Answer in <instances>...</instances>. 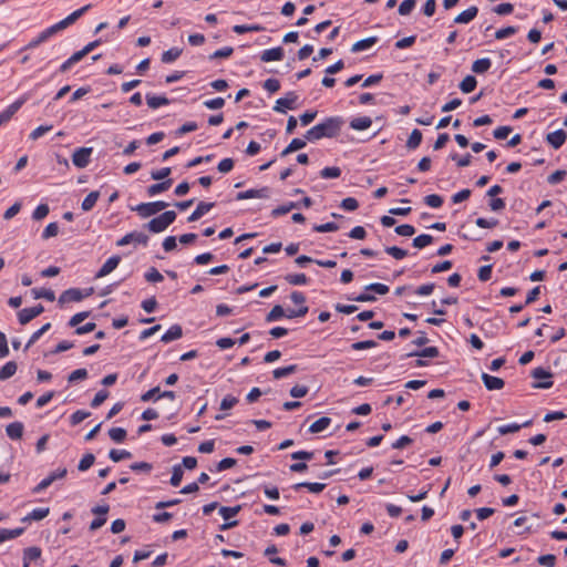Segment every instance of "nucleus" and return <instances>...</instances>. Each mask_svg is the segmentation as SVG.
<instances>
[{"instance_id": "ddd939ff", "label": "nucleus", "mask_w": 567, "mask_h": 567, "mask_svg": "<svg viewBox=\"0 0 567 567\" xmlns=\"http://www.w3.org/2000/svg\"><path fill=\"white\" fill-rule=\"evenodd\" d=\"M121 257L120 256H112L110 257L103 266L100 268V270L96 272V278H102L111 274L120 264Z\"/></svg>"}, {"instance_id": "f03ea898", "label": "nucleus", "mask_w": 567, "mask_h": 567, "mask_svg": "<svg viewBox=\"0 0 567 567\" xmlns=\"http://www.w3.org/2000/svg\"><path fill=\"white\" fill-rule=\"evenodd\" d=\"M343 124L341 117H328L323 122L312 126L307 131L305 138L313 142L323 137H334L339 134Z\"/></svg>"}, {"instance_id": "3c124183", "label": "nucleus", "mask_w": 567, "mask_h": 567, "mask_svg": "<svg viewBox=\"0 0 567 567\" xmlns=\"http://www.w3.org/2000/svg\"><path fill=\"white\" fill-rule=\"evenodd\" d=\"M145 279L148 282H161L163 281L164 277L163 275L154 267L150 268L145 274Z\"/></svg>"}, {"instance_id": "8fccbe9b", "label": "nucleus", "mask_w": 567, "mask_h": 567, "mask_svg": "<svg viewBox=\"0 0 567 567\" xmlns=\"http://www.w3.org/2000/svg\"><path fill=\"white\" fill-rule=\"evenodd\" d=\"M234 52V49L231 47H224L219 50H216L214 53L209 55V60H216V59H226L229 58Z\"/></svg>"}, {"instance_id": "9b49d317", "label": "nucleus", "mask_w": 567, "mask_h": 567, "mask_svg": "<svg viewBox=\"0 0 567 567\" xmlns=\"http://www.w3.org/2000/svg\"><path fill=\"white\" fill-rule=\"evenodd\" d=\"M270 195V189L268 187H262L259 189H247L245 192H240L236 195L237 200H244L249 198H268Z\"/></svg>"}, {"instance_id": "c85d7f7f", "label": "nucleus", "mask_w": 567, "mask_h": 567, "mask_svg": "<svg viewBox=\"0 0 567 567\" xmlns=\"http://www.w3.org/2000/svg\"><path fill=\"white\" fill-rule=\"evenodd\" d=\"M182 52L183 50L179 48H171L169 50L163 52L161 61L163 63H172L182 55Z\"/></svg>"}, {"instance_id": "58836bf2", "label": "nucleus", "mask_w": 567, "mask_h": 567, "mask_svg": "<svg viewBox=\"0 0 567 567\" xmlns=\"http://www.w3.org/2000/svg\"><path fill=\"white\" fill-rule=\"evenodd\" d=\"M434 238L431 235L422 234L413 239V246L417 249H422L433 243Z\"/></svg>"}, {"instance_id": "bf43d9fd", "label": "nucleus", "mask_w": 567, "mask_h": 567, "mask_svg": "<svg viewBox=\"0 0 567 567\" xmlns=\"http://www.w3.org/2000/svg\"><path fill=\"white\" fill-rule=\"evenodd\" d=\"M240 509V506H234V507H220L219 508V514L221 515V517L225 519V520H228L230 519L231 517L236 516L237 513L239 512Z\"/></svg>"}, {"instance_id": "774afa93", "label": "nucleus", "mask_w": 567, "mask_h": 567, "mask_svg": "<svg viewBox=\"0 0 567 567\" xmlns=\"http://www.w3.org/2000/svg\"><path fill=\"white\" fill-rule=\"evenodd\" d=\"M537 563L545 567H554L556 563V557L555 555L551 554L543 555L537 558Z\"/></svg>"}, {"instance_id": "a878e982", "label": "nucleus", "mask_w": 567, "mask_h": 567, "mask_svg": "<svg viewBox=\"0 0 567 567\" xmlns=\"http://www.w3.org/2000/svg\"><path fill=\"white\" fill-rule=\"evenodd\" d=\"M18 365L14 361L7 362L1 369H0V381H4L11 377H13L17 372Z\"/></svg>"}, {"instance_id": "e2e57ef3", "label": "nucleus", "mask_w": 567, "mask_h": 567, "mask_svg": "<svg viewBox=\"0 0 567 567\" xmlns=\"http://www.w3.org/2000/svg\"><path fill=\"white\" fill-rule=\"evenodd\" d=\"M517 32V28L516 27H506V28H503V29H499L495 32V38L497 40H503V39H506L513 34H515Z\"/></svg>"}, {"instance_id": "a211bd4d", "label": "nucleus", "mask_w": 567, "mask_h": 567, "mask_svg": "<svg viewBox=\"0 0 567 567\" xmlns=\"http://www.w3.org/2000/svg\"><path fill=\"white\" fill-rule=\"evenodd\" d=\"M183 336V330L179 324H173L161 338L164 343L178 340Z\"/></svg>"}, {"instance_id": "13d9d810", "label": "nucleus", "mask_w": 567, "mask_h": 567, "mask_svg": "<svg viewBox=\"0 0 567 567\" xmlns=\"http://www.w3.org/2000/svg\"><path fill=\"white\" fill-rule=\"evenodd\" d=\"M424 202L432 208H439L443 204V198L440 195L432 194L424 197Z\"/></svg>"}, {"instance_id": "a18cd8bd", "label": "nucleus", "mask_w": 567, "mask_h": 567, "mask_svg": "<svg viewBox=\"0 0 567 567\" xmlns=\"http://www.w3.org/2000/svg\"><path fill=\"white\" fill-rule=\"evenodd\" d=\"M285 317V310L280 305H276L269 313L266 316L267 322L276 321L280 318Z\"/></svg>"}, {"instance_id": "7c9ffc66", "label": "nucleus", "mask_w": 567, "mask_h": 567, "mask_svg": "<svg viewBox=\"0 0 567 567\" xmlns=\"http://www.w3.org/2000/svg\"><path fill=\"white\" fill-rule=\"evenodd\" d=\"M422 142V133L420 130L415 128L411 132L408 141H406V147L409 150H415L420 146Z\"/></svg>"}, {"instance_id": "6e6d98bb", "label": "nucleus", "mask_w": 567, "mask_h": 567, "mask_svg": "<svg viewBox=\"0 0 567 567\" xmlns=\"http://www.w3.org/2000/svg\"><path fill=\"white\" fill-rule=\"evenodd\" d=\"M35 316L31 312L30 308H24L18 312L19 322L24 326L33 320Z\"/></svg>"}, {"instance_id": "09e8293b", "label": "nucleus", "mask_w": 567, "mask_h": 567, "mask_svg": "<svg viewBox=\"0 0 567 567\" xmlns=\"http://www.w3.org/2000/svg\"><path fill=\"white\" fill-rule=\"evenodd\" d=\"M94 461H95V456L93 454H91V453L85 454L81 458V461L78 465L79 471L84 472V471L89 470L94 464Z\"/></svg>"}, {"instance_id": "6e6552de", "label": "nucleus", "mask_w": 567, "mask_h": 567, "mask_svg": "<svg viewBox=\"0 0 567 567\" xmlns=\"http://www.w3.org/2000/svg\"><path fill=\"white\" fill-rule=\"evenodd\" d=\"M148 241V236L142 231H132L126 234L124 237L116 241V246L123 247L128 244H141L146 245Z\"/></svg>"}, {"instance_id": "c03bdc74", "label": "nucleus", "mask_w": 567, "mask_h": 567, "mask_svg": "<svg viewBox=\"0 0 567 567\" xmlns=\"http://www.w3.org/2000/svg\"><path fill=\"white\" fill-rule=\"evenodd\" d=\"M23 103H24V100H18L14 103H12L11 105H9L7 107V110L1 112L2 117H4L7 121H9L18 112V110L22 106Z\"/></svg>"}, {"instance_id": "2f4dec72", "label": "nucleus", "mask_w": 567, "mask_h": 567, "mask_svg": "<svg viewBox=\"0 0 567 567\" xmlns=\"http://www.w3.org/2000/svg\"><path fill=\"white\" fill-rule=\"evenodd\" d=\"M99 197H100V193H99V192H96V190L91 192V193H90V194H87V196L83 199L82 205H81V208H82L84 212H89V210H91V209L95 206V204H96V202H97Z\"/></svg>"}, {"instance_id": "9d476101", "label": "nucleus", "mask_w": 567, "mask_h": 567, "mask_svg": "<svg viewBox=\"0 0 567 567\" xmlns=\"http://www.w3.org/2000/svg\"><path fill=\"white\" fill-rule=\"evenodd\" d=\"M532 377L543 381V382L534 383L533 388H535V389H549L553 385V382L550 381L551 373L540 367L535 368L532 371Z\"/></svg>"}, {"instance_id": "393cba45", "label": "nucleus", "mask_w": 567, "mask_h": 567, "mask_svg": "<svg viewBox=\"0 0 567 567\" xmlns=\"http://www.w3.org/2000/svg\"><path fill=\"white\" fill-rule=\"evenodd\" d=\"M50 513L49 507L43 508H35L31 513H29L25 517L22 518V522H30V520H41L45 518Z\"/></svg>"}, {"instance_id": "b1692460", "label": "nucleus", "mask_w": 567, "mask_h": 567, "mask_svg": "<svg viewBox=\"0 0 567 567\" xmlns=\"http://www.w3.org/2000/svg\"><path fill=\"white\" fill-rule=\"evenodd\" d=\"M302 487L307 488V489H308L309 492H311V493H316V494H318V493H320V492H322V491L324 489L326 484H323V483H308V482H302V483H297V484H295V485L292 486V488H293L295 491H299V489H300V488H302Z\"/></svg>"}, {"instance_id": "ea45409f", "label": "nucleus", "mask_w": 567, "mask_h": 567, "mask_svg": "<svg viewBox=\"0 0 567 567\" xmlns=\"http://www.w3.org/2000/svg\"><path fill=\"white\" fill-rule=\"evenodd\" d=\"M299 203L290 202L286 205L279 206L271 212L272 217H278L289 213L291 209L299 208Z\"/></svg>"}, {"instance_id": "7ed1b4c3", "label": "nucleus", "mask_w": 567, "mask_h": 567, "mask_svg": "<svg viewBox=\"0 0 567 567\" xmlns=\"http://www.w3.org/2000/svg\"><path fill=\"white\" fill-rule=\"evenodd\" d=\"M176 219V213L174 210L164 212L162 215L151 219L145 228L151 233L158 234L164 231Z\"/></svg>"}, {"instance_id": "aec40b11", "label": "nucleus", "mask_w": 567, "mask_h": 567, "mask_svg": "<svg viewBox=\"0 0 567 567\" xmlns=\"http://www.w3.org/2000/svg\"><path fill=\"white\" fill-rule=\"evenodd\" d=\"M372 125V120L369 116L354 117L350 122V127L355 131H363Z\"/></svg>"}, {"instance_id": "412c9836", "label": "nucleus", "mask_w": 567, "mask_h": 567, "mask_svg": "<svg viewBox=\"0 0 567 567\" xmlns=\"http://www.w3.org/2000/svg\"><path fill=\"white\" fill-rule=\"evenodd\" d=\"M172 184H173L172 179H166L161 183L153 184L147 187V194H148V196H155L159 193L167 190L172 186Z\"/></svg>"}, {"instance_id": "39448f33", "label": "nucleus", "mask_w": 567, "mask_h": 567, "mask_svg": "<svg viewBox=\"0 0 567 567\" xmlns=\"http://www.w3.org/2000/svg\"><path fill=\"white\" fill-rule=\"evenodd\" d=\"M66 473H68V471L65 467H61V468L53 471L32 489V493H34V494L41 493L42 491L47 489L51 484H53L55 481L64 478Z\"/></svg>"}, {"instance_id": "20e7f679", "label": "nucleus", "mask_w": 567, "mask_h": 567, "mask_svg": "<svg viewBox=\"0 0 567 567\" xmlns=\"http://www.w3.org/2000/svg\"><path fill=\"white\" fill-rule=\"evenodd\" d=\"M167 206L168 204L166 202L158 200L152 203H142L132 209L136 212L142 218H147L153 215H156L161 210L165 209Z\"/></svg>"}, {"instance_id": "5701e85b", "label": "nucleus", "mask_w": 567, "mask_h": 567, "mask_svg": "<svg viewBox=\"0 0 567 567\" xmlns=\"http://www.w3.org/2000/svg\"><path fill=\"white\" fill-rule=\"evenodd\" d=\"M492 61L488 58L478 59L473 62L472 71L477 74H483L489 70Z\"/></svg>"}, {"instance_id": "c756f323", "label": "nucleus", "mask_w": 567, "mask_h": 567, "mask_svg": "<svg viewBox=\"0 0 567 567\" xmlns=\"http://www.w3.org/2000/svg\"><path fill=\"white\" fill-rule=\"evenodd\" d=\"M406 357L436 358L439 357V349L436 347H427L421 351L410 352Z\"/></svg>"}, {"instance_id": "4c0bfd02", "label": "nucleus", "mask_w": 567, "mask_h": 567, "mask_svg": "<svg viewBox=\"0 0 567 567\" xmlns=\"http://www.w3.org/2000/svg\"><path fill=\"white\" fill-rule=\"evenodd\" d=\"M42 550L40 547L32 546L23 550V560L35 561L40 559Z\"/></svg>"}, {"instance_id": "6ab92c4d", "label": "nucleus", "mask_w": 567, "mask_h": 567, "mask_svg": "<svg viewBox=\"0 0 567 567\" xmlns=\"http://www.w3.org/2000/svg\"><path fill=\"white\" fill-rule=\"evenodd\" d=\"M24 426L21 422H13L7 425L6 432L11 440H19L23 435Z\"/></svg>"}, {"instance_id": "5fc2aeb1", "label": "nucleus", "mask_w": 567, "mask_h": 567, "mask_svg": "<svg viewBox=\"0 0 567 567\" xmlns=\"http://www.w3.org/2000/svg\"><path fill=\"white\" fill-rule=\"evenodd\" d=\"M320 175L322 178H338L341 175V169L339 167H324L321 169Z\"/></svg>"}, {"instance_id": "69168bd1", "label": "nucleus", "mask_w": 567, "mask_h": 567, "mask_svg": "<svg viewBox=\"0 0 567 567\" xmlns=\"http://www.w3.org/2000/svg\"><path fill=\"white\" fill-rule=\"evenodd\" d=\"M395 233L400 236L410 237L415 234V228L412 225L403 224L395 227Z\"/></svg>"}, {"instance_id": "c9c22d12", "label": "nucleus", "mask_w": 567, "mask_h": 567, "mask_svg": "<svg viewBox=\"0 0 567 567\" xmlns=\"http://www.w3.org/2000/svg\"><path fill=\"white\" fill-rule=\"evenodd\" d=\"M285 280L293 286H302L308 282V278L305 274H288L285 276Z\"/></svg>"}, {"instance_id": "e433bc0d", "label": "nucleus", "mask_w": 567, "mask_h": 567, "mask_svg": "<svg viewBox=\"0 0 567 567\" xmlns=\"http://www.w3.org/2000/svg\"><path fill=\"white\" fill-rule=\"evenodd\" d=\"M33 297L35 299H45L48 301H54L55 300V293L53 290H50V289H38V288H33L31 290Z\"/></svg>"}, {"instance_id": "473e14b6", "label": "nucleus", "mask_w": 567, "mask_h": 567, "mask_svg": "<svg viewBox=\"0 0 567 567\" xmlns=\"http://www.w3.org/2000/svg\"><path fill=\"white\" fill-rule=\"evenodd\" d=\"M532 423V421H526L523 424L512 423L507 425H502L497 429L498 433L501 435H505L508 433H516L518 432L523 426H528Z\"/></svg>"}, {"instance_id": "dca6fc26", "label": "nucleus", "mask_w": 567, "mask_h": 567, "mask_svg": "<svg viewBox=\"0 0 567 567\" xmlns=\"http://www.w3.org/2000/svg\"><path fill=\"white\" fill-rule=\"evenodd\" d=\"M477 12H478V8L475 6H472V7L467 8L466 10H464L463 12H461L460 14H457L454 18V23H458V24L470 23L477 16Z\"/></svg>"}, {"instance_id": "052dcab7", "label": "nucleus", "mask_w": 567, "mask_h": 567, "mask_svg": "<svg viewBox=\"0 0 567 567\" xmlns=\"http://www.w3.org/2000/svg\"><path fill=\"white\" fill-rule=\"evenodd\" d=\"M415 7V0H403L399 6V13L401 16H408Z\"/></svg>"}, {"instance_id": "f8f14e48", "label": "nucleus", "mask_w": 567, "mask_h": 567, "mask_svg": "<svg viewBox=\"0 0 567 567\" xmlns=\"http://www.w3.org/2000/svg\"><path fill=\"white\" fill-rule=\"evenodd\" d=\"M567 138V134L564 130H557L555 132L548 133L546 135L547 143L553 146L555 150H558L563 146Z\"/></svg>"}, {"instance_id": "cd10ccee", "label": "nucleus", "mask_w": 567, "mask_h": 567, "mask_svg": "<svg viewBox=\"0 0 567 567\" xmlns=\"http://www.w3.org/2000/svg\"><path fill=\"white\" fill-rule=\"evenodd\" d=\"M331 423V419L328 417V416H322L320 419H318L317 421H315L310 427H309V432L310 433H319V432H322L324 431Z\"/></svg>"}, {"instance_id": "4d7b16f0", "label": "nucleus", "mask_w": 567, "mask_h": 567, "mask_svg": "<svg viewBox=\"0 0 567 567\" xmlns=\"http://www.w3.org/2000/svg\"><path fill=\"white\" fill-rule=\"evenodd\" d=\"M49 212V206L47 204H41L34 209L32 218L34 220H41L48 216Z\"/></svg>"}, {"instance_id": "864d4df0", "label": "nucleus", "mask_w": 567, "mask_h": 567, "mask_svg": "<svg viewBox=\"0 0 567 567\" xmlns=\"http://www.w3.org/2000/svg\"><path fill=\"white\" fill-rule=\"evenodd\" d=\"M385 252L389 254L390 256H392L393 258L400 260V259H403L408 256V251L402 249V248H399L396 246H391V247H386L385 248Z\"/></svg>"}, {"instance_id": "1a4fd4ad", "label": "nucleus", "mask_w": 567, "mask_h": 567, "mask_svg": "<svg viewBox=\"0 0 567 567\" xmlns=\"http://www.w3.org/2000/svg\"><path fill=\"white\" fill-rule=\"evenodd\" d=\"M93 150L91 147H80L74 151L72 155L73 164L79 168H84L90 163V157L92 155Z\"/></svg>"}, {"instance_id": "4468645a", "label": "nucleus", "mask_w": 567, "mask_h": 567, "mask_svg": "<svg viewBox=\"0 0 567 567\" xmlns=\"http://www.w3.org/2000/svg\"><path fill=\"white\" fill-rule=\"evenodd\" d=\"M214 203L200 202L196 209L188 216L187 220L189 223L196 221L200 219L205 214H207L213 207Z\"/></svg>"}, {"instance_id": "49530a36", "label": "nucleus", "mask_w": 567, "mask_h": 567, "mask_svg": "<svg viewBox=\"0 0 567 567\" xmlns=\"http://www.w3.org/2000/svg\"><path fill=\"white\" fill-rule=\"evenodd\" d=\"M109 435L114 442L121 443L126 437V430L123 427H112L109 431Z\"/></svg>"}, {"instance_id": "79ce46f5", "label": "nucleus", "mask_w": 567, "mask_h": 567, "mask_svg": "<svg viewBox=\"0 0 567 567\" xmlns=\"http://www.w3.org/2000/svg\"><path fill=\"white\" fill-rule=\"evenodd\" d=\"M109 456H110V458L113 462H120L122 460L131 458L132 457V453L126 451V450H115V449H113V450L110 451Z\"/></svg>"}, {"instance_id": "0eeeda50", "label": "nucleus", "mask_w": 567, "mask_h": 567, "mask_svg": "<svg viewBox=\"0 0 567 567\" xmlns=\"http://www.w3.org/2000/svg\"><path fill=\"white\" fill-rule=\"evenodd\" d=\"M297 100L298 95L295 92H288L284 97H280L276 101L274 111L278 113H285L287 109L293 110Z\"/></svg>"}, {"instance_id": "bb28decb", "label": "nucleus", "mask_w": 567, "mask_h": 567, "mask_svg": "<svg viewBox=\"0 0 567 567\" xmlns=\"http://www.w3.org/2000/svg\"><path fill=\"white\" fill-rule=\"evenodd\" d=\"M377 41H378L377 37H370V38L360 40L352 45L351 51L360 52V51L367 50V49L371 48L372 45H374L377 43Z\"/></svg>"}, {"instance_id": "37998d69", "label": "nucleus", "mask_w": 567, "mask_h": 567, "mask_svg": "<svg viewBox=\"0 0 567 567\" xmlns=\"http://www.w3.org/2000/svg\"><path fill=\"white\" fill-rule=\"evenodd\" d=\"M23 103H24V100H18L14 103H12L11 105H9L7 107V110L1 112L2 117H4L7 121H9L18 112V110L22 106Z\"/></svg>"}, {"instance_id": "338daca9", "label": "nucleus", "mask_w": 567, "mask_h": 567, "mask_svg": "<svg viewBox=\"0 0 567 567\" xmlns=\"http://www.w3.org/2000/svg\"><path fill=\"white\" fill-rule=\"evenodd\" d=\"M365 290L373 291L379 295H385L389 292V287L384 284L375 282V284H370V285L365 286Z\"/></svg>"}, {"instance_id": "680f3d73", "label": "nucleus", "mask_w": 567, "mask_h": 567, "mask_svg": "<svg viewBox=\"0 0 567 567\" xmlns=\"http://www.w3.org/2000/svg\"><path fill=\"white\" fill-rule=\"evenodd\" d=\"M182 478H183V470H182V466L181 465H175L173 467V473H172V477H171V481L169 483L173 485V486H178L182 482Z\"/></svg>"}, {"instance_id": "a19ab883", "label": "nucleus", "mask_w": 567, "mask_h": 567, "mask_svg": "<svg viewBox=\"0 0 567 567\" xmlns=\"http://www.w3.org/2000/svg\"><path fill=\"white\" fill-rule=\"evenodd\" d=\"M51 328V323L43 324L39 330L33 332L30 337L28 343L25 344V349H29L32 344H34L49 329Z\"/></svg>"}, {"instance_id": "4be33fe9", "label": "nucleus", "mask_w": 567, "mask_h": 567, "mask_svg": "<svg viewBox=\"0 0 567 567\" xmlns=\"http://www.w3.org/2000/svg\"><path fill=\"white\" fill-rule=\"evenodd\" d=\"M23 532H24L23 527H18V528H13V529H7V528L0 529V544H2L6 540L14 539V538L19 537L20 535L23 534Z\"/></svg>"}, {"instance_id": "f704fd0d", "label": "nucleus", "mask_w": 567, "mask_h": 567, "mask_svg": "<svg viewBox=\"0 0 567 567\" xmlns=\"http://www.w3.org/2000/svg\"><path fill=\"white\" fill-rule=\"evenodd\" d=\"M476 84L477 81L473 75H466L460 83V89L463 93H471L475 90Z\"/></svg>"}, {"instance_id": "f257e3e1", "label": "nucleus", "mask_w": 567, "mask_h": 567, "mask_svg": "<svg viewBox=\"0 0 567 567\" xmlns=\"http://www.w3.org/2000/svg\"><path fill=\"white\" fill-rule=\"evenodd\" d=\"M91 8V4H86L79 10H75L70 16H68L65 19L61 20L60 22L47 28L42 32L39 33V35L30 41L25 49H33L40 45L41 43L45 42L48 39H50L52 35L58 33L59 31L68 28L72 23H74L80 17H82L89 9Z\"/></svg>"}, {"instance_id": "72a5a7b5", "label": "nucleus", "mask_w": 567, "mask_h": 567, "mask_svg": "<svg viewBox=\"0 0 567 567\" xmlns=\"http://www.w3.org/2000/svg\"><path fill=\"white\" fill-rule=\"evenodd\" d=\"M146 102L151 109L155 110L159 106L167 105L169 103V100L165 96H155V95L147 94Z\"/></svg>"}, {"instance_id": "f3484780", "label": "nucleus", "mask_w": 567, "mask_h": 567, "mask_svg": "<svg viewBox=\"0 0 567 567\" xmlns=\"http://www.w3.org/2000/svg\"><path fill=\"white\" fill-rule=\"evenodd\" d=\"M282 58L284 50L280 47L265 50L260 55V59L264 62L280 61Z\"/></svg>"}, {"instance_id": "2eb2a0df", "label": "nucleus", "mask_w": 567, "mask_h": 567, "mask_svg": "<svg viewBox=\"0 0 567 567\" xmlns=\"http://www.w3.org/2000/svg\"><path fill=\"white\" fill-rule=\"evenodd\" d=\"M482 381L487 390H501L504 388V380L498 377H493L487 373H482Z\"/></svg>"}, {"instance_id": "de8ad7c7", "label": "nucleus", "mask_w": 567, "mask_h": 567, "mask_svg": "<svg viewBox=\"0 0 567 567\" xmlns=\"http://www.w3.org/2000/svg\"><path fill=\"white\" fill-rule=\"evenodd\" d=\"M297 371V365L296 364H291V365H288V367H285V368H278V369H275L272 374H274V378L275 379H281V378H285L293 372Z\"/></svg>"}, {"instance_id": "423d86ee", "label": "nucleus", "mask_w": 567, "mask_h": 567, "mask_svg": "<svg viewBox=\"0 0 567 567\" xmlns=\"http://www.w3.org/2000/svg\"><path fill=\"white\" fill-rule=\"evenodd\" d=\"M93 289L90 288L87 292L84 295L81 289L79 288H70L65 291H63L59 297V303L64 305L68 302H79L84 297H87L92 293Z\"/></svg>"}, {"instance_id": "0e129e2a", "label": "nucleus", "mask_w": 567, "mask_h": 567, "mask_svg": "<svg viewBox=\"0 0 567 567\" xmlns=\"http://www.w3.org/2000/svg\"><path fill=\"white\" fill-rule=\"evenodd\" d=\"M59 233V225L58 223H50L42 233L43 239H49L51 237L56 236Z\"/></svg>"}, {"instance_id": "603ef678", "label": "nucleus", "mask_w": 567, "mask_h": 567, "mask_svg": "<svg viewBox=\"0 0 567 567\" xmlns=\"http://www.w3.org/2000/svg\"><path fill=\"white\" fill-rule=\"evenodd\" d=\"M171 173H172L171 167H163L161 169L153 171L151 173V177L154 181H162L163 182V181L168 179L167 177L169 176Z\"/></svg>"}]
</instances>
